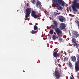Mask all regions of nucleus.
Instances as JSON below:
<instances>
[{
	"instance_id": "obj_1",
	"label": "nucleus",
	"mask_w": 79,
	"mask_h": 79,
	"mask_svg": "<svg viewBox=\"0 0 79 79\" xmlns=\"http://www.w3.org/2000/svg\"><path fill=\"white\" fill-rule=\"evenodd\" d=\"M54 25H51V26L52 28V29H55V31L57 34V35L59 37H62L63 36V33L62 32V31L60 30V29L59 28H56L55 27H57L58 24V23L56 21H54L53 23Z\"/></svg>"
},
{
	"instance_id": "obj_2",
	"label": "nucleus",
	"mask_w": 79,
	"mask_h": 79,
	"mask_svg": "<svg viewBox=\"0 0 79 79\" xmlns=\"http://www.w3.org/2000/svg\"><path fill=\"white\" fill-rule=\"evenodd\" d=\"M35 13H36V12L34 10L32 11L31 12V16H32V17H34L35 19L40 17V16H41L40 15H36Z\"/></svg>"
},
{
	"instance_id": "obj_3",
	"label": "nucleus",
	"mask_w": 79,
	"mask_h": 79,
	"mask_svg": "<svg viewBox=\"0 0 79 79\" xmlns=\"http://www.w3.org/2000/svg\"><path fill=\"white\" fill-rule=\"evenodd\" d=\"M72 8L74 11L77 12V9H79V3H77L76 5H75V7H73Z\"/></svg>"
},
{
	"instance_id": "obj_4",
	"label": "nucleus",
	"mask_w": 79,
	"mask_h": 79,
	"mask_svg": "<svg viewBox=\"0 0 79 79\" xmlns=\"http://www.w3.org/2000/svg\"><path fill=\"white\" fill-rule=\"evenodd\" d=\"M55 77H56V79H59L60 77V73L57 70L55 71Z\"/></svg>"
},
{
	"instance_id": "obj_5",
	"label": "nucleus",
	"mask_w": 79,
	"mask_h": 79,
	"mask_svg": "<svg viewBox=\"0 0 79 79\" xmlns=\"http://www.w3.org/2000/svg\"><path fill=\"white\" fill-rule=\"evenodd\" d=\"M72 35L73 37L74 38H77V37H79V33L76 31H73Z\"/></svg>"
},
{
	"instance_id": "obj_6",
	"label": "nucleus",
	"mask_w": 79,
	"mask_h": 79,
	"mask_svg": "<svg viewBox=\"0 0 79 79\" xmlns=\"http://www.w3.org/2000/svg\"><path fill=\"white\" fill-rule=\"evenodd\" d=\"M65 27L66 26L64 23H60V28L61 29V30H63V29H64Z\"/></svg>"
},
{
	"instance_id": "obj_7",
	"label": "nucleus",
	"mask_w": 79,
	"mask_h": 79,
	"mask_svg": "<svg viewBox=\"0 0 79 79\" xmlns=\"http://www.w3.org/2000/svg\"><path fill=\"white\" fill-rule=\"evenodd\" d=\"M57 2L59 5L63 6H64L65 3L64 1H63V0H57Z\"/></svg>"
},
{
	"instance_id": "obj_8",
	"label": "nucleus",
	"mask_w": 79,
	"mask_h": 79,
	"mask_svg": "<svg viewBox=\"0 0 79 79\" xmlns=\"http://www.w3.org/2000/svg\"><path fill=\"white\" fill-rule=\"evenodd\" d=\"M59 19L61 22H64L66 19L65 18L63 17V16L60 15L59 16Z\"/></svg>"
},
{
	"instance_id": "obj_9",
	"label": "nucleus",
	"mask_w": 79,
	"mask_h": 79,
	"mask_svg": "<svg viewBox=\"0 0 79 79\" xmlns=\"http://www.w3.org/2000/svg\"><path fill=\"white\" fill-rule=\"evenodd\" d=\"M75 69L77 71H79V62H76L75 63Z\"/></svg>"
},
{
	"instance_id": "obj_10",
	"label": "nucleus",
	"mask_w": 79,
	"mask_h": 79,
	"mask_svg": "<svg viewBox=\"0 0 79 79\" xmlns=\"http://www.w3.org/2000/svg\"><path fill=\"white\" fill-rule=\"evenodd\" d=\"M36 5V7L40 8H41V2H40L38 0L37 1Z\"/></svg>"
},
{
	"instance_id": "obj_11",
	"label": "nucleus",
	"mask_w": 79,
	"mask_h": 79,
	"mask_svg": "<svg viewBox=\"0 0 79 79\" xmlns=\"http://www.w3.org/2000/svg\"><path fill=\"white\" fill-rule=\"evenodd\" d=\"M55 6L58 10H63V7L60 6V5L58 3L57 4L55 5Z\"/></svg>"
},
{
	"instance_id": "obj_12",
	"label": "nucleus",
	"mask_w": 79,
	"mask_h": 79,
	"mask_svg": "<svg viewBox=\"0 0 79 79\" xmlns=\"http://www.w3.org/2000/svg\"><path fill=\"white\" fill-rule=\"evenodd\" d=\"M71 58L73 62H76V57L74 56H72Z\"/></svg>"
},
{
	"instance_id": "obj_13",
	"label": "nucleus",
	"mask_w": 79,
	"mask_h": 79,
	"mask_svg": "<svg viewBox=\"0 0 79 79\" xmlns=\"http://www.w3.org/2000/svg\"><path fill=\"white\" fill-rule=\"evenodd\" d=\"M72 42L73 45L76 44V39L73 38L72 40Z\"/></svg>"
},
{
	"instance_id": "obj_14",
	"label": "nucleus",
	"mask_w": 79,
	"mask_h": 79,
	"mask_svg": "<svg viewBox=\"0 0 79 79\" xmlns=\"http://www.w3.org/2000/svg\"><path fill=\"white\" fill-rule=\"evenodd\" d=\"M31 9L30 8H28L26 9V13L28 14L31 13Z\"/></svg>"
},
{
	"instance_id": "obj_15",
	"label": "nucleus",
	"mask_w": 79,
	"mask_h": 79,
	"mask_svg": "<svg viewBox=\"0 0 79 79\" xmlns=\"http://www.w3.org/2000/svg\"><path fill=\"white\" fill-rule=\"evenodd\" d=\"M73 4H72V8L73 7H75V5L77 4V1L76 0H74L73 2Z\"/></svg>"
},
{
	"instance_id": "obj_16",
	"label": "nucleus",
	"mask_w": 79,
	"mask_h": 79,
	"mask_svg": "<svg viewBox=\"0 0 79 79\" xmlns=\"http://www.w3.org/2000/svg\"><path fill=\"white\" fill-rule=\"evenodd\" d=\"M38 31V30H37L36 31L34 30H32L30 32L31 34H36Z\"/></svg>"
},
{
	"instance_id": "obj_17",
	"label": "nucleus",
	"mask_w": 79,
	"mask_h": 79,
	"mask_svg": "<svg viewBox=\"0 0 79 79\" xmlns=\"http://www.w3.org/2000/svg\"><path fill=\"white\" fill-rule=\"evenodd\" d=\"M52 2L53 3L55 4V5H56L58 4L57 0H52Z\"/></svg>"
},
{
	"instance_id": "obj_18",
	"label": "nucleus",
	"mask_w": 79,
	"mask_h": 79,
	"mask_svg": "<svg viewBox=\"0 0 79 79\" xmlns=\"http://www.w3.org/2000/svg\"><path fill=\"white\" fill-rule=\"evenodd\" d=\"M53 56L54 57H57V52H55L53 53Z\"/></svg>"
},
{
	"instance_id": "obj_19",
	"label": "nucleus",
	"mask_w": 79,
	"mask_h": 79,
	"mask_svg": "<svg viewBox=\"0 0 79 79\" xmlns=\"http://www.w3.org/2000/svg\"><path fill=\"white\" fill-rule=\"evenodd\" d=\"M36 26V25H35V26H34V30H37L38 29V27Z\"/></svg>"
},
{
	"instance_id": "obj_20",
	"label": "nucleus",
	"mask_w": 79,
	"mask_h": 79,
	"mask_svg": "<svg viewBox=\"0 0 79 79\" xmlns=\"http://www.w3.org/2000/svg\"><path fill=\"white\" fill-rule=\"evenodd\" d=\"M69 66L70 68H71L72 67V64H71V62H69Z\"/></svg>"
},
{
	"instance_id": "obj_21",
	"label": "nucleus",
	"mask_w": 79,
	"mask_h": 79,
	"mask_svg": "<svg viewBox=\"0 0 79 79\" xmlns=\"http://www.w3.org/2000/svg\"><path fill=\"white\" fill-rule=\"evenodd\" d=\"M74 46H75V47H76L77 48H79V46L78 45V44H77V43H75V44H74Z\"/></svg>"
},
{
	"instance_id": "obj_22",
	"label": "nucleus",
	"mask_w": 79,
	"mask_h": 79,
	"mask_svg": "<svg viewBox=\"0 0 79 79\" xmlns=\"http://www.w3.org/2000/svg\"><path fill=\"white\" fill-rule=\"evenodd\" d=\"M30 14H28L27 13H26V14L25 15V18H28V17H29V15Z\"/></svg>"
},
{
	"instance_id": "obj_23",
	"label": "nucleus",
	"mask_w": 79,
	"mask_h": 79,
	"mask_svg": "<svg viewBox=\"0 0 79 79\" xmlns=\"http://www.w3.org/2000/svg\"><path fill=\"white\" fill-rule=\"evenodd\" d=\"M49 33L51 34H53V30H51L49 31Z\"/></svg>"
},
{
	"instance_id": "obj_24",
	"label": "nucleus",
	"mask_w": 79,
	"mask_h": 79,
	"mask_svg": "<svg viewBox=\"0 0 79 79\" xmlns=\"http://www.w3.org/2000/svg\"><path fill=\"white\" fill-rule=\"evenodd\" d=\"M52 39L53 40H55V39H56V36H55V35H53L52 36Z\"/></svg>"
},
{
	"instance_id": "obj_25",
	"label": "nucleus",
	"mask_w": 79,
	"mask_h": 79,
	"mask_svg": "<svg viewBox=\"0 0 79 79\" xmlns=\"http://www.w3.org/2000/svg\"><path fill=\"white\" fill-rule=\"evenodd\" d=\"M31 1L33 4H35V0H31Z\"/></svg>"
},
{
	"instance_id": "obj_26",
	"label": "nucleus",
	"mask_w": 79,
	"mask_h": 79,
	"mask_svg": "<svg viewBox=\"0 0 79 79\" xmlns=\"http://www.w3.org/2000/svg\"><path fill=\"white\" fill-rule=\"evenodd\" d=\"M68 60V58H67V57H65L64 58V61H67Z\"/></svg>"
},
{
	"instance_id": "obj_27",
	"label": "nucleus",
	"mask_w": 79,
	"mask_h": 79,
	"mask_svg": "<svg viewBox=\"0 0 79 79\" xmlns=\"http://www.w3.org/2000/svg\"><path fill=\"white\" fill-rule=\"evenodd\" d=\"M77 24H78V29L79 30V21H77Z\"/></svg>"
},
{
	"instance_id": "obj_28",
	"label": "nucleus",
	"mask_w": 79,
	"mask_h": 79,
	"mask_svg": "<svg viewBox=\"0 0 79 79\" xmlns=\"http://www.w3.org/2000/svg\"><path fill=\"white\" fill-rule=\"evenodd\" d=\"M59 42H62V39L61 38H59Z\"/></svg>"
},
{
	"instance_id": "obj_29",
	"label": "nucleus",
	"mask_w": 79,
	"mask_h": 79,
	"mask_svg": "<svg viewBox=\"0 0 79 79\" xmlns=\"http://www.w3.org/2000/svg\"><path fill=\"white\" fill-rule=\"evenodd\" d=\"M54 15L55 16H57V13L54 12Z\"/></svg>"
},
{
	"instance_id": "obj_30",
	"label": "nucleus",
	"mask_w": 79,
	"mask_h": 79,
	"mask_svg": "<svg viewBox=\"0 0 79 79\" xmlns=\"http://www.w3.org/2000/svg\"><path fill=\"white\" fill-rule=\"evenodd\" d=\"M77 78H78V79H79V75H78L77 76Z\"/></svg>"
},
{
	"instance_id": "obj_31",
	"label": "nucleus",
	"mask_w": 79,
	"mask_h": 79,
	"mask_svg": "<svg viewBox=\"0 0 79 79\" xmlns=\"http://www.w3.org/2000/svg\"><path fill=\"white\" fill-rule=\"evenodd\" d=\"M69 35H71V32H70V31H69Z\"/></svg>"
},
{
	"instance_id": "obj_32",
	"label": "nucleus",
	"mask_w": 79,
	"mask_h": 79,
	"mask_svg": "<svg viewBox=\"0 0 79 79\" xmlns=\"http://www.w3.org/2000/svg\"><path fill=\"white\" fill-rule=\"evenodd\" d=\"M47 29H49V27H48V26L47 27Z\"/></svg>"
},
{
	"instance_id": "obj_33",
	"label": "nucleus",
	"mask_w": 79,
	"mask_h": 79,
	"mask_svg": "<svg viewBox=\"0 0 79 79\" xmlns=\"http://www.w3.org/2000/svg\"><path fill=\"white\" fill-rule=\"evenodd\" d=\"M27 6H29V3H27Z\"/></svg>"
},
{
	"instance_id": "obj_34",
	"label": "nucleus",
	"mask_w": 79,
	"mask_h": 79,
	"mask_svg": "<svg viewBox=\"0 0 79 79\" xmlns=\"http://www.w3.org/2000/svg\"><path fill=\"white\" fill-rule=\"evenodd\" d=\"M69 10H70V12H71V9L70 8Z\"/></svg>"
},
{
	"instance_id": "obj_35",
	"label": "nucleus",
	"mask_w": 79,
	"mask_h": 79,
	"mask_svg": "<svg viewBox=\"0 0 79 79\" xmlns=\"http://www.w3.org/2000/svg\"><path fill=\"white\" fill-rule=\"evenodd\" d=\"M58 62H60V60L59 59V60H58Z\"/></svg>"
},
{
	"instance_id": "obj_36",
	"label": "nucleus",
	"mask_w": 79,
	"mask_h": 79,
	"mask_svg": "<svg viewBox=\"0 0 79 79\" xmlns=\"http://www.w3.org/2000/svg\"><path fill=\"white\" fill-rule=\"evenodd\" d=\"M70 79H74V78L73 77H70Z\"/></svg>"
},
{
	"instance_id": "obj_37",
	"label": "nucleus",
	"mask_w": 79,
	"mask_h": 79,
	"mask_svg": "<svg viewBox=\"0 0 79 79\" xmlns=\"http://www.w3.org/2000/svg\"><path fill=\"white\" fill-rule=\"evenodd\" d=\"M29 19H27V20H28V21H29Z\"/></svg>"
},
{
	"instance_id": "obj_38",
	"label": "nucleus",
	"mask_w": 79,
	"mask_h": 79,
	"mask_svg": "<svg viewBox=\"0 0 79 79\" xmlns=\"http://www.w3.org/2000/svg\"><path fill=\"white\" fill-rule=\"evenodd\" d=\"M57 15H60V13H57Z\"/></svg>"
},
{
	"instance_id": "obj_39",
	"label": "nucleus",
	"mask_w": 79,
	"mask_h": 79,
	"mask_svg": "<svg viewBox=\"0 0 79 79\" xmlns=\"http://www.w3.org/2000/svg\"><path fill=\"white\" fill-rule=\"evenodd\" d=\"M78 52L79 54V49H78Z\"/></svg>"
},
{
	"instance_id": "obj_40",
	"label": "nucleus",
	"mask_w": 79,
	"mask_h": 79,
	"mask_svg": "<svg viewBox=\"0 0 79 79\" xmlns=\"http://www.w3.org/2000/svg\"><path fill=\"white\" fill-rule=\"evenodd\" d=\"M50 39H51V37H50Z\"/></svg>"
},
{
	"instance_id": "obj_41",
	"label": "nucleus",
	"mask_w": 79,
	"mask_h": 79,
	"mask_svg": "<svg viewBox=\"0 0 79 79\" xmlns=\"http://www.w3.org/2000/svg\"><path fill=\"white\" fill-rule=\"evenodd\" d=\"M57 12H58V10H56Z\"/></svg>"
},
{
	"instance_id": "obj_42",
	"label": "nucleus",
	"mask_w": 79,
	"mask_h": 79,
	"mask_svg": "<svg viewBox=\"0 0 79 79\" xmlns=\"http://www.w3.org/2000/svg\"><path fill=\"white\" fill-rule=\"evenodd\" d=\"M50 28H51V27H50Z\"/></svg>"
},
{
	"instance_id": "obj_43",
	"label": "nucleus",
	"mask_w": 79,
	"mask_h": 79,
	"mask_svg": "<svg viewBox=\"0 0 79 79\" xmlns=\"http://www.w3.org/2000/svg\"><path fill=\"white\" fill-rule=\"evenodd\" d=\"M25 20H26L25 19Z\"/></svg>"
}]
</instances>
